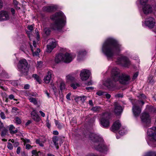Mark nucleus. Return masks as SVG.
<instances>
[{
	"label": "nucleus",
	"instance_id": "14",
	"mask_svg": "<svg viewBox=\"0 0 156 156\" xmlns=\"http://www.w3.org/2000/svg\"><path fill=\"white\" fill-rule=\"evenodd\" d=\"M155 20L152 17L147 18L145 22V25L150 28H152L155 25Z\"/></svg>",
	"mask_w": 156,
	"mask_h": 156
},
{
	"label": "nucleus",
	"instance_id": "64",
	"mask_svg": "<svg viewBox=\"0 0 156 156\" xmlns=\"http://www.w3.org/2000/svg\"><path fill=\"white\" fill-rule=\"evenodd\" d=\"M12 13V15H14L15 13V10L13 8H12L11 10Z\"/></svg>",
	"mask_w": 156,
	"mask_h": 156
},
{
	"label": "nucleus",
	"instance_id": "29",
	"mask_svg": "<svg viewBox=\"0 0 156 156\" xmlns=\"http://www.w3.org/2000/svg\"><path fill=\"white\" fill-rule=\"evenodd\" d=\"M101 109L99 106H96L93 107L91 110L94 112H98L101 111Z\"/></svg>",
	"mask_w": 156,
	"mask_h": 156
},
{
	"label": "nucleus",
	"instance_id": "8",
	"mask_svg": "<svg viewBox=\"0 0 156 156\" xmlns=\"http://www.w3.org/2000/svg\"><path fill=\"white\" fill-rule=\"evenodd\" d=\"M116 62L125 67H128L131 64L129 59L127 57L122 55L117 58Z\"/></svg>",
	"mask_w": 156,
	"mask_h": 156
},
{
	"label": "nucleus",
	"instance_id": "26",
	"mask_svg": "<svg viewBox=\"0 0 156 156\" xmlns=\"http://www.w3.org/2000/svg\"><path fill=\"white\" fill-rule=\"evenodd\" d=\"M14 129L15 127L13 126V125H10L9 126V129L10 131V133L11 134H14L17 132V130L16 129L14 131L12 130Z\"/></svg>",
	"mask_w": 156,
	"mask_h": 156
},
{
	"label": "nucleus",
	"instance_id": "40",
	"mask_svg": "<svg viewBox=\"0 0 156 156\" xmlns=\"http://www.w3.org/2000/svg\"><path fill=\"white\" fill-rule=\"evenodd\" d=\"M22 141L24 143V144H25L26 143H30V141L29 139H27L26 138H21Z\"/></svg>",
	"mask_w": 156,
	"mask_h": 156
},
{
	"label": "nucleus",
	"instance_id": "34",
	"mask_svg": "<svg viewBox=\"0 0 156 156\" xmlns=\"http://www.w3.org/2000/svg\"><path fill=\"white\" fill-rule=\"evenodd\" d=\"M44 32L47 35H49L51 32L50 29L48 27L45 28L44 29Z\"/></svg>",
	"mask_w": 156,
	"mask_h": 156
},
{
	"label": "nucleus",
	"instance_id": "44",
	"mask_svg": "<svg viewBox=\"0 0 156 156\" xmlns=\"http://www.w3.org/2000/svg\"><path fill=\"white\" fill-rule=\"evenodd\" d=\"M7 133V129H4L2 132L1 133V136H5L6 135V133Z\"/></svg>",
	"mask_w": 156,
	"mask_h": 156
},
{
	"label": "nucleus",
	"instance_id": "20",
	"mask_svg": "<svg viewBox=\"0 0 156 156\" xmlns=\"http://www.w3.org/2000/svg\"><path fill=\"white\" fill-rule=\"evenodd\" d=\"M28 96V98L30 101L31 103H33L34 105H37V99L31 96H35L36 95V94L33 93H30L27 94Z\"/></svg>",
	"mask_w": 156,
	"mask_h": 156
},
{
	"label": "nucleus",
	"instance_id": "53",
	"mask_svg": "<svg viewBox=\"0 0 156 156\" xmlns=\"http://www.w3.org/2000/svg\"><path fill=\"white\" fill-rule=\"evenodd\" d=\"M25 46H24V45H22L20 47V49L23 51H24L26 48V46L25 44H24Z\"/></svg>",
	"mask_w": 156,
	"mask_h": 156
},
{
	"label": "nucleus",
	"instance_id": "25",
	"mask_svg": "<svg viewBox=\"0 0 156 156\" xmlns=\"http://www.w3.org/2000/svg\"><path fill=\"white\" fill-rule=\"evenodd\" d=\"M30 48H31V51L32 52L34 56H38L39 55V53L40 52V49L37 48V49L36 51V50H35V48H33V47L30 45Z\"/></svg>",
	"mask_w": 156,
	"mask_h": 156
},
{
	"label": "nucleus",
	"instance_id": "7",
	"mask_svg": "<svg viewBox=\"0 0 156 156\" xmlns=\"http://www.w3.org/2000/svg\"><path fill=\"white\" fill-rule=\"evenodd\" d=\"M28 63L25 59L20 60L18 65L19 70L21 73L25 75L27 74L28 67L27 66Z\"/></svg>",
	"mask_w": 156,
	"mask_h": 156
},
{
	"label": "nucleus",
	"instance_id": "15",
	"mask_svg": "<svg viewBox=\"0 0 156 156\" xmlns=\"http://www.w3.org/2000/svg\"><path fill=\"white\" fill-rule=\"evenodd\" d=\"M63 62L69 63L73 60V58L72 55L66 53L65 54H62Z\"/></svg>",
	"mask_w": 156,
	"mask_h": 156
},
{
	"label": "nucleus",
	"instance_id": "47",
	"mask_svg": "<svg viewBox=\"0 0 156 156\" xmlns=\"http://www.w3.org/2000/svg\"><path fill=\"white\" fill-rule=\"evenodd\" d=\"M86 97H85V96H83V97H78V98H75V100H77V99L78 98V99H80L82 101H84L86 99Z\"/></svg>",
	"mask_w": 156,
	"mask_h": 156
},
{
	"label": "nucleus",
	"instance_id": "5",
	"mask_svg": "<svg viewBox=\"0 0 156 156\" xmlns=\"http://www.w3.org/2000/svg\"><path fill=\"white\" fill-rule=\"evenodd\" d=\"M147 136L146 138L147 142L150 145L153 146L154 142H156V127H153L148 129Z\"/></svg>",
	"mask_w": 156,
	"mask_h": 156
},
{
	"label": "nucleus",
	"instance_id": "54",
	"mask_svg": "<svg viewBox=\"0 0 156 156\" xmlns=\"http://www.w3.org/2000/svg\"><path fill=\"white\" fill-rule=\"evenodd\" d=\"M28 29L30 31H31L33 30V25L29 26L28 27Z\"/></svg>",
	"mask_w": 156,
	"mask_h": 156
},
{
	"label": "nucleus",
	"instance_id": "49",
	"mask_svg": "<svg viewBox=\"0 0 156 156\" xmlns=\"http://www.w3.org/2000/svg\"><path fill=\"white\" fill-rule=\"evenodd\" d=\"M36 142L37 144H38L41 147L43 146V144L39 140H37L36 141Z\"/></svg>",
	"mask_w": 156,
	"mask_h": 156
},
{
	"label": "nucleus",
	"instance_id": "6",
	"mask_svg": "<svg viewBox=\"0 0 156 156\" xmlns=\"http://www.w3.org/2000/svg\"><path fill=\"white\" fill-rule=\"evenodd\" d=\"M132 111L134 115L136 117L139 116L141 111V107L144 104V102L142 101H136L135 103H133Z\"/></svg>",
	"mask_w": 156,
	"mask_h": 156
},
{
	"label": "nucleus",
	"instance_id": "18",
	"mask_svg": "<svg viewBox=\"0 0 156 156\" xmlns=\"http://www.w3.org/2000/svg\"><path fill=\"white\" fill-rule=\"evenodd\" d=\"M121 125L119 120L115 122L113 124L111 128L112 130L114 132L121 128Z\"/></svg>",
	"mask_w": 156,
	"mask_h": 156
},
{
	"label": "nucleus",
	"instance_id": "32",
	"mask_svg": "<svg viewBox=\"0 0 156 156\" xmlns=\"http://www.w3.org/2000/svg\"><path fill=\"white\" fill-rule=\"evenodd\" d=\"M33 77L35 78L39 83H40L41 82V80L39 78V76L37 74H33Z\"/></svg>",
	"mask_w": 156,
	"mask_h": 156
},
{
	"label": "nucleus",
	"instance_id": "60",
	"mask_svg": "<svg viewBox=\"0 0 156 156\" xmlns=\"http://www.w3.org/2000/svg\"><path fill=\"white\" fill-rule=\"evenodd\" d=\"M13 3L15 5H17L18 4V2L16 0L13 1Z\"/></svg>",
	"mask_w": 156,
	"mask_h": 156
},
{
	"label": "nucleus",
	"instance_id": "42",
	"mask_svg": "<svg viewBox=\"0 0 156 156\" xmlns=\"http://www.w3.org/2000/svg\"><path fill=\"white\" fill-rule=\"evenodd\" d=\"M15 122L17 124H20L21 122V119L18 117H16L15 119Z\"/></svg>",
	"mask_w": 156,
	"mask_h": 156
},
{
	"label": "nucleus",
	"instance_id": "56",
	"mask_svg": "<svg viewBox=\"0 0 156 156\" xmlns=\"http://www.w3.org/2000/svg\"><path fill=\"white\" fill-rule=\"evenodd\" d=\"M4 128V126L3 123L1 121H0V130Z\"/></svg>",
	"mask_w": 156,
	"mask_h": 156
},
{
	"label": "nucleus",
	"instance_id": "37",
	"mask_svg": "<svg viewBox=\"0 0 156 156\" xmlns=\"http://www.w3.org/2000/svg\"><path fill=\"white\" fill-rule=\"evenodd\" d=\"M32 154L35 155V156H39L40 154H41V152L40 151H39L38 152H37V151L35 150H34L32 151Z\"/></svg>",
	"mask_w": 156,
	"mask_h": 156
},
{
	"label": "nucleus",
	"instance_id": "24",
	"mask_svg": "<svg viewBox=\"0 0 156 156\" xmlns=\"http://www.w3.org/2000/svg\"><path fill=\"white\" fill-rule=\"evenodd\" d=\"M87 53L86 51L84 50H81L79 51L78 53L77 59L80 61L81 58H83Z\"/></svg>",
	"mask_w": 156,
	"mask_h": 156
},
{
	"label": "nucleus",
	"instance_id": "62",
	"mask_svg": "<svg viewBox=\"0 0 156 156\" xmlns=\"http://www.w3.org/2000/svg\"><path fill=\"white\" fill-rule=\"evenodd\" d=\"M86 89L87 90H92L94 89V88L93 87H86Z\"/></svg>",
	"mask_w": 156,
	"mask_h": 156
},
{
	"label": "nucleus",
	"instance_id": "4",
	"mask_svg": "<svg viewBox=\"0 0 156 156\" xmlns=\"http://www.w3.org/2000/svg\"><path fill=\"white\" fill-rule=\"evenodd\" d=\"M89 137L94 143L95 147L97 150L105 153L108 150V147L103 143V139L98 134L90 133Z\"/></svg>",
	"mask_w": 156,
	"mask_h": 156
},
{
	"label": "nucleus",
	"instance_id": "39",
	"mask_svg": "<svg viewBox=\"0 0 156 156\" xmlns=\"http://www.w3.org/2000/svg\"><path fill=\"white\" fill-rule=\"evenodd\" d=\"M105 94V92L101 90L98 91L96 93V94L99 96H104Z\"/></svg>",
	"mask_w": 156,
	"mask_h": 156
},
{
	"label": "nucleus",
	"instance_id": "59",
	"mask_svg": "<svg viewBox=\"0 0 156 156\" xmlns=\"http://www.w3.org/2000/svg\"><path fill=\"white\" fill-rule=\"evenodd\" d=\"M29 88V85L28 84H26L24 87V88L25 89H28Z\"/></svg>",
	"mask_w": 156,
	"mask_h": 156
},
{
	"label": "nucleus",
	"instance_id": "10",
	"mask_svg": "<svg viewBox=\"0 0 156 156\" xmlns=\"http://www.w3.org/2000/svg\"><path fill=\"white\" fill-rule=\"evenodd\" d=\"M142 122L147 126H149V125L151 122V118L149 115L146 113H144L140 116Z\"/></svg>",
	"mask_w": 156,
	"mask_h": 156
},
{
	"label": "nucleus",
	"instance_id": "1",
	"mask_svg": "<svg viewBox=\"0 0 156 156\" xmlns=\"http://www.w3.org/2000/svg\"><path fill=\"white\" fill-rule=\"evenodd\" d=\"M122 49L121 45L116 40L112 38L107 39L102 44V52L108 59L112 58Z\"/></svg>",
	"mask_w": 156,
	"mask_h": 156
},
{
	"label": "nucleus",
	"instance_id": "30",
	"mask_svg": "<svg viewBox=\"0 0 156 156\" xmlns=\"http://www.w3.org/2000/svg\"><path fill=\"white\" fill-rule=\"evenodd\" d=\"M32 117L36 121L38 122L40 120V117L37 114H35L34 116H33Z\"/></svg>",
	"mask_w": 156,
	"mask_h": 156
},
{
	"label": "nucleus",
	"instance_id": "61",
	"mask_svg": "<svg viewBox=\"0 0 156 156\" xmlns=\"http://www.w3.org/2000/svg\"><path fill=\"white\" fill-rule=\"evenodd\" d=\"M39 112L42 117H44L45 116V114L42 111H40Z\"/></svg>",
	"mask_w": 156,
	"mask_h": 156
},
{
	"label": "nucleus",
	"instance_id": "33",
	"mask_svg": "<svg viewBox=\"0 0 156 156\" xmlns=\"http://www.w3.org/2000/svg\"><path fill=\"white\" fill-rule=\"evenodd\" d=\"M148 0H138V2H139L140 4L142 5H144L147 4Z\"/></svg>",
	"mask_w": 156,
	"mask_h": 156
},
{
	"label": "nucleus",
	"instance_id": "21",
	"mask_svg": "<svg viewBox=\"0 0 156 156\" xmlns=\"http://www.w3.org/2000/svg\"><path fill=\"white\" fill-rule=\"evenodd\" d=\"M74 73L69 74L66 77V80L67 83L72 82L75 80V77L73 75Z\"/></svg>",
	"mask_w": 156,
	"mask_h": 156
},
{
	"label": "nucleus",
	"instance_id": "13",
	"mask_svg": "<svg viewBox=\"0 0 156 156\" xmlns=\"http://www.w3.org/2000/svg\"><path fill=\"white\" fill-rule=\"evenodd\" d=\"M10 15L7 11L2 10L0 12V21H4L10 19Z\"/></svg>",
	"mask_w": 156,
	"mask_h": 156
},
{
	"label": "nucleus",
	"instance_id": "22",
	"mask_svg": "<svg viewBox=\"0 0 156 156\" xmlns=\"http://www.w3.org/2000/svg\"><path fill=\"white\" fill-rule=\"evenodd\" d=\"M52 73V71H49L47 75L44 77V80L46 83H50L51 79Z\"/></svg>",
	"mask_w": 156,
	"mask_h": 156
},
{
	"label": "nucleus",
	"instance_id": "43",
	"mask_svg": "<svg viewBox=\"0 0 156 156\" xmlns=\"http://www.w3.org/2000/svg\"><path fill=\"white\" fill-rule=\"evenodd\" d=\"M0 116L1 118L2 119H5L6 118V116L4 112H1L0 113Z\"/></svg>",
	"mask_w": 156,
	"mask_h": 156
},
{
	"label": "nucleus",
	"instance_id": "63",
	"mask_svg": "<svg viewBox=\"0 0 156 156\" xmlns=\"http://www.w3.org/2000/svg\"><path fill=\"white\" fill-rule=\"evenodd\" d=\"M53 134L55 135H58V132L56 130L54 131H53Z\"/></svg>",
	"mask_w": 156,
	"mask_h": 156
},
{
	"label": "nucleus",
	"instance_id": "55",
	"mask_svg": "<svg viewBox=\"0 0 156 156\" xmlns=\"http://www.w3.org/2000/svg\"><path fill=\"white\" fill-rule=\"evenodd\" d=\"M21 148L20 147H17L16 150V153L18 154H19L20 152Z\"/></svg>",
	"mask_w": 156,
	"mask_h": 156
},
{
	"label": "nucleus",
	"instance_id": "52",
	"mask_svg": "<svg viewBox=\"0 0 156 156\" xmlns=\"http://www.w3.org/2000/svg\"><path fill=\"white\" fill-rule=\"evenodd\" d=\"M71 94L70 93H69L66 96V98L68 100H70V96H71Z\"/></svg>",
	"mask_w": 156,
	"mask_h": 156
},
{
	"label": "nucleus",
	"instance_id": "11",
	"mask_svg": "<svg viewBox=\"0 0 156 156\" xmlns=\"http://www.w3.org/2000/svg\"><path fill=\"white\" fill-rule=\"evenodd\" d=\"M90 71L87 69H82L80 72V76L82 80H86L89 77L90 75Z\"/></svg>",
	"mask_w": 156,
	"mask_h": 156
},
{
	"label": "nucleus",
	"instance_id": "12",
	"mask_svg": "<svg viewBox=\"0 0 156 156\" xmlns=\"http://www.w3.org/2000/svg\"><path fill=\"white\" fill-rule=\"evenodd\" d=\"M49 44L47 45L46 51L51 52L52 50L55 47L56 45V42L55 40L53 39H50L48 40Z\"/></svg>",
	"mask_w": 156,
	"mask_h": 156
},
{
	"label": "nucleus",
	"instance_id": "36",
	"mask_svg": "<svg viewBox=\"0 0 156 156\" xmlns=\"http://www.w3.org/2000/svg\"><path fill=\"white\" fill-rule=\"evenodd\" d=\"M144 156H156V153L154 152H150L146 153Z\"/></svg>",
	"mask_w": 156,
	"mask_h": 156
},
{
	"label": "nucleus",
	"instance_id": "31",
	"mask_svg": "<svg viewBox=\"0 0 156 156\" xmlns=\"http://www.w3.org/2000/svg\"><path fill=\"white\" fill-rule=\"evenodd\" d=\"M66 88V86L65 83L63 82H62L60 84V88L62 91L64 90Z\"/></svg>",
	"mask_w": 156,
	"mask_h": 156
},
{
	"label": "nucleus",
	"instance_id": "35",
	"mask_svg": "<svg viewBox=\"0 0 156 156\" xmlns=\"http://www.w3.org/2000/svg\"><path fill=\"white\" fill-rule=\"evenodd\" d=\"M43 66L42 62L41 61L37 62L36 66L38 69H40L42 68Z\"/></svg>",
	"mask_w": 156,
	"mask_h": 156
},
{
	"label": "nucleus",
	"instance_id": "3",
	"mask_svg": "<svg viewBox=\"0 0 156 156\" xmlns=\"http://www.w3.org/2000/svg\"><path fill=\"white\" fill-rule=\"evenodd\" d=\"M51 19L55 21L54 23L50 25L51 28L55 30L61 29L65 26L66 17L63 13L61 11L56 13L51 16Z\"/></svg>",
	"mask_w": 156,
	"mask_h": 156
},
{
	"label": "nucleus",
	"instance_id": "50",
	"mask_svg": "<svg viewBox=\"0 0 156 156\" xmlns=\"http://www.w3.org/2000/svg\"><path fill=\"white\" fill-rule=\"evenodd\" d=\"M104 96H105L106 97V98L108 99H109L111 97V95L107 93L106 92H105V94H104Z\"/></svg>",
	"mask_w": 156,
	"mask_h": 156
},
{
	"label": "nucleus",
	"instance_id": "27",
	"mask_svg": "<svg viewBox=\"0 0 156 156\" xmlns=\"http://www.w3.org/2000/svg\"><path fill=\"white\" fill-rule=\"evenodd\" d=\"M53 141L56 148L58 149V139L57 136H55L53 137Z\"/></svg>",
	"mask_w": 156,
	"mask_h": 156
},
{
	"label": "nucleus",
	"instance_id": "19",
	"mask_svg": "<svg viewBox=\"0 0 156 156\" xmlns=\"http://www.w3.org/2000/svg\"><path fill=\"white\" fill-rule=\"evenodd\" d=\"M58 8V6L55 5H51L49 6H44L43 8L44 11L50 12L55 10Z\"/></svg>",
	"mask_w": 156,
	"mask_h": 156
},
{
	"label": "nucleus",
	"instance_id": "48",
	"mask_svg": "<svg viewBox=\"0 0 156 156\" xmlns=\"http://www.w3.org/2000/svg\"><path fill=\"white\" fill-rule=\"evenodd\" d=\"M9 98L10 99H13L14 100L17 101V99L14 98V96L13 94H10L9 96Z\"/></svg>",
	"mask_w": 156,
	"mask_h": 156
},
{
	"label": "nucleus",
	"instance_id": "16",
	"mask_svg": "<svg viewBox=\"0 0 156 156\" xmlns=\"http://www.w3.org/2000/svg\"><path fill=\"white\" fill-rule=\"evenodd\" d=\"M114 105V112L115 114L118 115L121 114L123 111L122 108L117 102L115 103Z\"/></svg>",
	"mask_w": 156,
	"mask_h": 156
},
{
	"label": "nucleus",
	"instance_id": "28",
	"mask_svg": "<svg viewBox=\"0 0 156 156\" xmlns=\"http://www.w3.org/2000/svg\"><path fill=\"white\" fill-rule=\"evenodd\" d=\"M55 122L57 127L59 129H61L63 127V124L62 123L59 122L58 121L55 119Z\"/></svg>",
	"mask_w": 156,
	"mask_h": 156
},
{
	"label": "nucleus",
	"instance_id": "46",
	"mask_svg": "<svg viewBox=\"0 0 156 156\" xmlns=\"http://www.w3.org/2000/svg\"><path fill=\"white\" fill-rule=\"evenodd\" d=\"M46 126L48 128H50V127L51 124L49 123V121L48 119V116L47 117L46 119Z\"/></svg>",
	"mask_w": 156,
	"mask_h": 156
},
{
	"label": "nucleus",
	"instance_id": "57",
	"mask_svg": "<svg viewBox=\"0 0 156 156\" xmlns=\"http://www.w3.org/2000/svg\"><path fill=\"white\" fill-rule=\"evenodd\" d=\"M32 147L29 144H27L26 146V149H29L32 148Z\"/></svg>",
	"mask_w": 156,
	"mask_h": 156
},
{
	"label": "nucleus",
	"instance_id": "2",
	"mask_svg": "<svg viewBox=\"0 0 156 156\" xmlns=\"http://www.w3.org/2000/svg\"><path fill=\"white\" fill-rule=\"evenodd\" d=\"M111 75V78H108L103 83V85L109 89H111L113 87V81H119L121 83L126 84L130 79L129 76L126 74L120 75L119 69L116 67L112 68Z\"/></svg>",
	"mask_w": 156,
	"mask_h": 156
},
{
	"label": "nucleus",
	"instance_id": "23",
	"mask_svg": "<svg viewBox=\"0 0 156 156\" xmlns=\"http://www.w3.org/2000/svg\"><path fill=\"white\" fill-rule=\"evenodd\" d=\"M62 54H59L57 55L55 57L54 59L55 62L56 63H59L63 62Z\"/></svg>",
	"mask_w": 156,
	"mask_h": 156
},
{
	"label": "nucleus",
	"instance_id": "17",
	"mask_svg": "<svg viewBox=\"0 0 156 156\" xmlns=\"http://www.w3.org/2000/svg\"><path fill=\"white\" fill-rule=\"evenodd\" d=\"M142 9L143 12L145 14H148L151 13L152 12V7L149 4H146L143 5Z\"/></svg>",
	"mask_w": 156,
	"mask_h": 156
},
{
	"label": "nucleus",
	"instance_id": "9",
	"mask_svg": "<svg viewBox=\"0 0 156 156\" xmlns=\"http://www.w3.org/2000/svg\"><path fill=\"white\" fill-rule=\"evenodd\" d=\"M109 115L107 113H104L100 120L101 125L104 128H107L109 126Z\"/></svg>",
	"mask_w": 156,
	"mask_h": 156
},
{
	"label": "nucleus",
	"instance_id": "58",
	"mask_svg": "<svg viewBox=\"0 0 156 156\" xmlns=\"http://www.w3.org/2000/svg\"><path fill=\"white\" fill-rule=\"evenodd\" d=\"M138 75V73H135L133 75V79H136L137 76Z\"/></svg>",
	"mask_w": 156,
	"mask_h": 156
},
{
	"label": "nucleus",
	"instance_id": "51",
	"mask_svg": "<svg viewBox=\"0 0 156 156\" xmlns=\"http://www.w3.org/2000/svg\"><path fill=\"white\" fill-rule=\"evenodd\" d=\"M37 113L36 112V111L35 110H34L33 111H32L31 112V117H32L33 116H34L35 114H37Z\"/></svg>",
	"mask_w": 156,
	"mask_h": 156
},
{
	"label": "nucleus",
	"instance_id": "45",
	"mask_svg": "<svg viewBox=\"0 0 156 156\" xmlns=\"http://www.w3.org/2000/svg\"><path fill=\"white\" fill-rule=\"evenodd\" d=\"M7 147L9 150H12L13 149V147L12 144L10 143H8L7 144Z\"/></svg>",
	"mask_w": 156,
	"mask_h": 156
},
{
	"label": "nucleus",
	"instance_id": "41",
	"mask_svg": "<svg viewBox=\"0 0 156 156\" xmlns=\"http://www.w3.org/2000/svg\"><path fill=\"white\" fill-rule=\"evenodd\" d=\"M126 133V132L125 130V129L124 128H122L120 129L119 132V134L120 135H124Z\"/></svg>",
	"mask_w": 156,
	"mask_h": 156
},
{
	"label": "nucleus",
	"instance_id": "38",
	"mask_svg": "<svg viewBox=\"0 0 156 156\" xmlns=\"http://www.w3.org/2000/svg\"><path fill=\"white\" fill-rule=\"evenodd\" d=\"M71 86L74 89H76L77 87H79V85L78 83H73L71 84Z\"/></svg>",
	"mask_w": 156,
	"mask_h": 156
}]
</instances>
